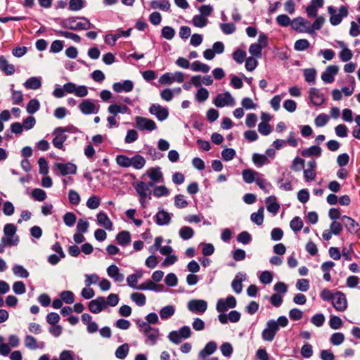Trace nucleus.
Returning <instances> with one entry per match:
<instances>
[{"label": "nucleus", "mask_w": 360, "mask_h": 360, "mask_svg": "<svg viewBox=\"0 0 360 360\" xmlns=\"http://www.w3.org/2000/svg\"><path fill=\"white\" fill-rule=\"evenodd\" d=\"M61 26L71 30H87L94 27L89 20L84 17L68 18L61 22Z\"/></svg>", "instance_id": "obj_1"}, {"label": "nucleus", "mask_w": 360, "mask_h": 360, "mask_svg": "<svg viewBox=\"0 0 360 360\" xmlns=\"http://www.w3.org/2000/svg\"><path fill=\"white\" fill-rule=\"evenodd\" d=\"M108 305L112 306V293H110L107 300L104 297H98L89 302L88 307L91 312L98 314L102 311Z\"/></svg>", "instance_id": "obj_2"}, {"label": "nucleus", "mask_w": 360, "mask_h": 360, "mask_svg": "<svg viewBox=\"0 0 360 360\" xmlns=\"http://www.w3.org/2000/svg\"><path fill=\"white\" fill-rule=\"evenodd\" d=\"M328 12L330 14V22L332 25L340 24L342 18L348 15V9L345 6H341L339 8V13H336V10L333 6L328 8Z\"/></svg>", "instance_id": "obj_3"}, {"label": "nucleus", "mask_w": 360, "mask_h": 360, "mask_svg": "<svg viewBox=\"0 0 360 360\" xmlns=\"http://www.w3.org/2000/svg\"><path fill=\"white\" fill-rule=\"evenodd\" d=\"M278 328L275 323V320L270 319L266 323V328L262 333V339L264 341L271 342L274 339L276 333L278 331Z\"/></svg>", "instance_id": "obj_4"}, {"label": "nucleus", "mask_w": 360, "mask_h": 360, "mask_svg": "<svg viewBox=\"0 0 360 360\" xmlns=\"http://www.w3.org/2000/svg\"><path fill=\"white\" fill-rule=\"evenodd\" d=\"M136 191L140 196V203L142 207H145V201L146 199H151V190H149L146 186V183L143 181H139L136 184H134Z\"/></svg>", "instance_id": "obj_5"}, {"label": "nucleus", "mask_w": 360, "mask_h": 360, "mask_svg": "<svg viewBox=\"0 0 360 360\" xmlns=\"http://www.w3.org/2000/svg\"><path fill=\"white\" fill-rule=\"evenodd\" d=\"M184 75L181 72H175L174 73L167 72L160 77L159 82L162 84L170 85L174 82L181 83L184 82Z\"/></svg>", "instance_id": "obj_6"}, {"label": "nucleus", "mask_w": 360, "mask_h": 360, "mask_svg": "<svg viewBox=\"0 0 360 360\" xmlns=\"http://www.w3.org/2000/svg\"><path fill=\"white\" fill-rule=\"evenodd\" d=\"M213 103L216 107L222 108L225 105L233 106L235 104V101L231 94L229 91H226L223 94H217Z\"/></svg>", "instance_id": "obj_7"}, {"label": "nucleus", "mask_w": 360, "mask_h": 360, "mask_svg": "<svg viewBox=\"0 0 360 360\" xmlns=\"http://www.w3.org/2000/svg\"><path fill=\"white\" fill-rule=\"evenodd\" d=\"M236 299L233 295H229L225 300L219 299L217 302L216 309L218 312H226L229 308L236 307Z\"/></svg>", "instance_id": "obj_8"}, {"label": "nucleus", "mask_w": 360, "mask_h": 360, "mask_svg": "<svg viewBox=\"0 0 360 360\" xmlns=\"http://www.w3.org/2000/svg\"><path fill=\"white\" fill-rule=\"evenodd\" d=\"M149 112L153 115L159 121L165 120L169 116V110L167 107H162L160 104L153 103L149 108Z\"/></svg>", "instance_id": "obj_9"}, {"label": "nucleus", "mask_w": 360, "mask_h": 360, "mask_svg": "<svg viewBox=\"0 0 360 360\" xmlns=\"http://www.w3.org/2000/svg\"><path fill=\"white\" fill-rule=\"evenodd\" d=\"M66 131V129L63 127H57L54 129L53 132L54 137L52 140V143L56 148H63V143L67 140V136L65 134Z\"/></svg>", "instance_id": "obj_10"}, {"label": "nucleus", "mask_w": 360, "mask_h": 360, "mask_svg": "<svg viewBox=\"0 0 360 360\" xmlns=\"http://www.w3.org/2000/svg\"><path fill=\"white\" fill-rule=\"evenodd\" d=\"M333 307L338 311H345L347 308V300L345 294L340 291L334 293L332 300Z\"/></svg>", "instance_id": "obj_11"}, {"label": "nucleus", "mask_w": 360, "mask_h": 360, "mask_svg": "<svg viewBox=\"0 0 360 360\" xmlns=\"http://www.w3.org/2000/svg\"><path fill=\"white\" fill-rule=\"evenodd\" d=\"M188 309L193 314H203L207 309V303L203 300H191L187 304Z\"/></svg>", "instance_id": "obj_12"}, {"label": "nucleus", "mask_w": 360, "mask_h": 360, "mask_svg": "<svg viewBox=\"0 0 360 360\" xmlns=\"http://www.w3.org/2000/svg\"><path fill=\"white\" fill-rule=\"evenodd\" d=\"M135 121L136 127L141 131L147 130L151 131L157 127L155 122L153 120L148 118L137 116L135 118Z\"/></svg>", "instance_id": "obj_13"}, {"label": "nucleus", "mask_w": 360, "mask_h": 360, "mask_svg": "<svg viewBox=\"0 0 360 360\" xmlns=\"http://www.w3.org/2000/svg\"><path fill=\"white\" fill-rule=\"evenodd\" d=\"M172 216V213H169L163 209H159L154 216V221L158 226H167L170 224Z\"/></svg>", "instance_id": "obj_14"}, {"label": "nucleus", "mask_w": 360, "mask_h": 360, "mask_svg": "<svg viewBox=\"0 0 360 360\" xmlns=\"http://www.w3.org/2000/svg\"><path fill=\"white\" fill-rule=\"evenodd\" d=\"M79 108L83 114H96L98 112L99 106H97L91 100L85 99L79 105Z\"/></svg>", "instance_id": "obj_15"}, {"label": "nucleus", "mask_w": 360, "mask_h": 360, "mask_svg": "<svg viewBox=\"0 0 360 360\" xmlns=\"http://www.w3.org/2000/svg\"><path fill=\"white\" fill-rule=\"evenodd\" d=\"M142 333L147 338L146 343L150 344V345H155L156 344L160 335L159 329L157 328L151 327L150 326L143 330Z\"/></svg>", "instance_id": "obj_16"}, {"label": "nucleus", "mask_w": 360, "mask_h": 360, "mask_svg": "<svg viewBox=\"0 0 360 360\" xmlns=\"http://www.w3.org/2000/svg\"><path fill=\"white\" fill-rule=\"evenodd\" d=\"M134 82L129 79L114 83V91L116 93H129L134 89Z\"/></svg>", "instance_id": "obj_17"}, {"label": "nucleus", "mask_w": 360, "mask_h": 360, "mask_svg": "<svg viewBox=\"0 0 360 360\" xmlns=\"http://www.w3.org/2000/svg\"><path fill=\"white\" fill-rule=\"evenodd\" d=\"M309 96L314 105L320 106L325 101L324 95L316 88H311L309 91Z\"/></svg>", "instance_id": "obj_18"}, {"label": "nucleus", "mask_w": 360, "mask_h": 360, "mask_svg": "<svg viewBox=\"0 0 360 360\" xmlns=\"http://www.w3.org/2000/svg\"><path fill=\"white\" fill-rule=\"evenodd\" d=\"M56 168L60 172V174L63 176L68 174H75L77 173V167L75 164L72 162L63 163H56Z\"/></svg>", "instance_id": "obj_19"}, {"label": "nucleus", "mask_w": 360, "mask_h": 360, "mask_svg": "<svg viewBox=\"0 0 360 360\" xmlns=\"http://www.w3.org/2000/svg\"><path fill=\"white\" fill-rule=\"evenodd\" d=\"M339 68L338 65H329L321 75V79L327 84L334 81V76L338 74Z\"/></svg>", "instance_id": "obj_20"}, {"label": "nucleus", "mask_w": 360, "mask_h": 360, "mask_svg": "<svg viewBox=\"0 0 360 360\" xmlns=\"http://www.w3.org/2000/svg\"><path fill=\"white\" fill-rule=\"evenodd\" d=\"M341 219L344 226L349 233H357L360 230L359 224L352 218L344 215L342 217Z\"/></svg>", "instance_id": "obj_21"}, {"label": "nucleus", "mask_w": 360, "mask_h": 360, "mask_svg": "<svg viewBox=\"0 0 360 360\" xmlns=\"http://www.w3.org/2000/svg\"><path fill=\"white\" fill-rule=\"evenodd\" d=\"M143 175H148L150 180L156 183L164 181L163 174L159 167H150Z\"/></svg>", "instance_id": "obj_22"}, {"label": "nucleus", "mask_w": 360, "mask_h": 360, "mask_svg": "<svg viewBox=\"0 0 360 360\" xmlns=\"http://www.w3.org/2000/svg\"><path fill=\"white\" fill-rule=\"evenodd\" d=\"M265 203L268 212L273 214L274 215H276L278 213L280 209V205L278 202H277V199L275 195H270L266 198Z\"/></svg>", "instance_id": "obj_23"}, {"label": "nucleus", "mask_w": 360, "mask_h": 360, "mask_svg": "<svg viewBox=\"0 0 360 360\" xmlns=\"http://www.w3.org/2000/svg\"><path fill=\"white\" fill-rule=\"evenodd\" d=\"M261 173L256 172L252 169H245L242 172V176L243 181L246 184H252L256 182L257 178L260 176Z\"/></svg>", "instance_id": "obj_24"}, {"label": "nucleus", "mask_w": 360, "mask_h": 360, "mask_svg": "<svg viewBox=\"0 0 360 360\" xmlns=\"http://www.w3.org/2000/svg\"><path fill=\"white\" fill-rule=\"evenodd\" d=\"M217 343L214 341H210L206 344L205 347L200 351L199 357L205 359L207 356L212 354L217 350Z\"/></svg>", "instance_id": "obj_25"}, {"label": "nucleus", "mask_w": 360, "mask_h": 360, "mask_svg": "<svg viewBox=\"0 0 360 360\" xmlns=\"http://www.w3.org/2000/svg\"><path fill=\"white\" fill-rule=\"evenodd\" d=\"M0 70L6 75H12L15 71V66L9 64L8 61L4 56H0Z\"/></svg>", "instance_id": "obj_26"}, {"label": "nucleus", "mask_w": 360, "mask_h": 360, "mask_svg": "<svg viewBox=\"0 0 360 360\" xmlns=\"http://www.w3.org/2000/svg\"><path fill=\"white\" fill-rule=\"evenodd\" d=\"M117 244L125 247L130 244L131 240V233L128 231H122L116 236Z\"/></svg>", "instance_id": "obj_27"}, {"label": "nucleus", "mask_w": 360, "mask_h": 360, "mask_svg": "<svg viewBox=\"0 0 360 360\" xmlns=\"http://www.w3.org/2000/svg\"><path fill=\"white\" fill-rule=\"evenodd\" d=\"M322 150L319 146H311L308 148L302 150L301 154L303 157H316L319 158L321 155Z\"/></svg>", "instance_id": "obj_28"}, {"label": "nucleus", "mask_w": 360, "mask_h": 360, "mask_svg": "<svg viewBox=\"0 0 360 360\" xmlns=\"http://www.w3.org/2000/svg\"><path fill=\"white\" fill-rule=\"evenodd\" d=\"M170 6L169 0H153L150 2V7L152 8L160 9L163 11H169Z\"/></svg>", "instance_id": "obj_29"}, {"label": "nucleus", "mask_w": 360, "mask_h": 360, "mask_svg": "<svg viewBox=\"0 0 360 360\" xmlns=\"http://www.w3.org/2000/svg\"><path fill=\"white\" fill-rule=\"evenodd\" d=\"M245 275H242L240 273H238L231 282L232 289L237 294H240L243 290L242 282L245 279Z\"/></svg>", "instance_id": "obj_30"}, {"label": "nucleus", "mask_w": 360, "mask_h": 360, "mask_svg": "<svg viewBox=\"0 0 360 360\" xmlns=\"http://www.w3.org/2000/svg\"><path fill=\"white\" fill-rule=\"evenodd\" d=\"M24 86L27 89H38L41 86V79L36 77H32L25 81Z\"/></svg>", "instance_id": "obj_31"}, {"label": "nucleus", "mask_w": 360, "mask_h": 360, "mask_svg": "<svg viewBox=\"0 0 360 360\" xmlns=\"http://www.w3.org/2000/svg\"><path fill=\"white\" fill-rule=\"evenodd\" d=\"M252 160L257 167H261L270 162L265 155L256 153L252 155Z\"/></svg>", "instance_id": "obj_32"}, {"label": "nucleus", "mask_w": 360, "mask_h": 360, "mask_svg": "<svg viewBox=\"0 0 360 360\" xmlns=\"http://www.w3.org/2000/svg\"><path fill=\"white\" fill-rule=\"evenodd\" d=\"M145 158L141 155H135L131 158L130 167H133L136 169H142L146 165Z\"/></svg>", "instance_id": "obj_33"}, {"label": "nucleus", "mask_w": 360, "mask_h": 360, "mask_svg": "<svg viewBox=\"0 0 360 360\" xmlns=\"http://www.w3.org/2000/svg\"><path fill=\"white\" fill-rule=\"evenodd\" d=\"M255 183L266 193H269L272 188L271 184L264 178V175L262 174H261L260 176L257 178Z\"/></svg>", "instance_id": "obj_34"}, {"label": "nucleus", "mask_w": 360, "mask_h": 360, "mask_svg": "<svg viewBox=\"0 0 360 360\" xmlns=\"http://www.w3.org/2000/svg\"><path fill=\"white\" fill-rule=\"evenodd\" d=\"M309 25L310 22L307 20H305L302 17L295 18L291 23L292 28L300 32H303V30L301 29V27H307V25Z\"/></svg>", "instance_id": "obj_35"}, {"label": "nucleus", "mask_w": 360, "mask_h": 360, "mask_svg": "<svg viewBox=\"0 0 360 360\" xmlns=\"http://www.w3.org/2000/svg\"><path fill=\"white\" fill-rule=\"evenodd\" d=\"M97 221L98 223L103 226L106 229H110L112 223L109 219V217L107 216V214L105 212H100L97 214Z\"/></svg>", "instance_id": "obj_36"}, {"label": "nucleus", "mask_w": 360, "mask_h": 360, "mask_svg": "<svg viewBox=\"0 0 360 360\" xmlns=\"http://www.w3.org/2000/svg\"><path fill=\"white\" fill-rule=\"evenodd\" d=\"M250 219L255 224L260 226L264 221V207H260L257 212L252 213Z\"/></svg>", "instance_id": "obj_37"}, {"label": "nucleus", "mask_w": 360, "mask_h": 360, "mask_svg": "<svg viewBox=\"0 0 360 360\" xmlns=\"http://www.w3.org/2000/svg\"><path fill=\"white\" fill-rule=\"evenodd\" d=\"M19 242L18 236H16L15 238H9L6 237H2L1 241L0 243V253L4 252V248L6 245L13 246L17 245Z\"/></svg>", "instance_id": "obj_38"}, {"label": "nucleus", "mask_w": 360, "mask_h": 360, "mask_svg": "<svg viewBox=\"0 0 360 360\" xmlns=\"http://www.w3.org/2000/svg\"><path fill=\"white\" fill-rule=\"evenodd\" d=\"M179 236L181 239L186 240L192 238L194 236L193 229L188 226H184L179 229Z\"/></svg>", "instance_id": "obj_39"}, {"label": "nucleus", "mask_w": 360, "mask_h": 360, "mask_svg": "<svg viewBox=\"0 0 360 360\" xmlns=\"http://www.w3.org/2000/svg\"><path fill=\"white\" fill-rule=\"evenodd\" d=\"M324 22L325 18L323 16H318L314 21L311 27H310V25H307L306 32L308 33H312L314 30H320L322 27Z\"/></svg>", "instance_id": "obj_40"}, {"label": "nucleus", "mask_w": 360, "mask_h": 360, "mask_svg": "<svg viewBox=\"0 0 360 360\" xmlns=\"http://www.w3.org/2000/svg\"><path fill=\"white\" fill-rule=\"evenodd\" d=\"M175 313V308L173 305H167L160 311V316L162 319H168Z\"/></svg>", "instance_id": "obj_41"}, {"label": "nucleus", "mask_w": 360, "mask_h": 360, "mask_svg": "<svg viewBox=\"0 0 360 360\" xmlns=\"http://www.w3.org/2000/svg\"><path fill=\"white\" fill-rule=\"evenodd\" d=\"M191 69L193 72H202L203 73H207L210 71V68L208 65L196 60L191 64Z\"/></svg>", "instance_id": "obj_42"}, {"label": "nucleus", "mask_w": 360, "mask_h": 360, "mask_svg": "<svg viewBox=\"0 0 360 360\" xmlns=\"http://www.w3.org/2000/svg\"><path fill=\"white\" fill-rule=\"evenodd\" d=\"M129 347L127 343H124L117 347L116 349L115 354L117 358L120 359H124L126 358L127 354H129Z\"/></svg>", "instance_id": "obj_43"}, {"label": "nucleus", "mask_w": 360, "mask_h": 360, "mask_svg": "<svg viewBox=\"0 0 360 360\" xmlns=\"http://www.w3.org/2000/svg\"><path fill=\"white\" fill-rule=\"evenodd\" d=\"M17 231L16 226L13 224H6L4 228V236L9 238H15Z\"/></svg>", "instance_id": "obj_44"}, {"label": "nucleus", "mask_w": 360, "mask_h": 360, "mask_svg": "<svg viewBox=\"0 0 360 360\" xmlns=\"http://www.w3.org/2000/svg\"><path fill=\"white\" fill-rule=\"evenodd\" d=\"M130 297L139 307H143L146 304V297L143 293L133 292L131 294Z\"/></svg>", "instance_id": "obj_45"}, {"label": "nucleus", "mask_w": 360, "mask_h": 360, "mask_svg": "<svg viewBox=\"0 0 360 360\" xmlns=\"http://www.w3.org/2000/svg\"><path fill=\"white\" fill-rule=\"evenodd\" d=\"M39 107L40 104L39 101L36 98H33L28 102L26 110L29 114L32 115L39 109Z\"/></svg>", "instance_id": "obj_46"}, {"label": "nucleus", "mask_w": 360, "mask_h": 360, "mask_svg": "<svg viewBox=\"0 0 360 360\" xmlns=\"http://www.w3.org/2000/svg\"><path fill=\"white\" fill-rule=\"evenodd\" d=\"M290 226L294 232H298L303 228V221L300 217H295L290 221Z\"/></svg>", "instance_id": "obj_47"}, {"label": "nucleus", "mask_w": 360, "mask_h": 360, "mask_svg": "<svg viewBox=\"0 0 360 360\" xmlns=\"http://www.w3.org/2000/svg\"><path fill=\"white\" fill-rule=\"evenodd\" d=\"M304 77L307 82L313 84L315 83L316 72L313 68L306 69L304 72Z\"/></svg>", "instance_id": "obj_48"}, {"label": "nucleus", "mask_w": 360, "mask_h": 360, "mask_svg": "<svg viewBox=\"0 0 360 360\" xmlns=\"http://www.w3.org/2000/svg\"><path fill=\"white\" fill-rule=\"evenodd\" d=\"M13 274L19 277L26 278L29 276V272L22 265H15L13 268Z\"/></svg>", "instance_id": "obj_49"}, {"label": "nucleus", "mask_w": 360, "mask_h": 360, "mask_svg": "<svg viewBox=\"0 0 360 360\" xmlns=\"http://www.w3.org/2000/svg\"><path fill=\"white\" fill-rule=\"evenodd\" d=\"M264 48V47H263L260 44H252L250 46L249 52L252 56L257 58H260L262 56V51Z\"/></svg>", "instance_id": "obj_50"}, {"label": "nucleus", "mask_w": 360, "mask_h": 360, "mask_svg": "<svg viewBox=\"0 0 360 360\" xmlns=\"http://www.w3.org/2000/svg\"><path fill=\"white\" fill-rule=\"evenodd\" d=\"M161 35L165 39L171 40L175 35V30L170 26H165L162 29Z\"/></svg>", "instance_id": "obj_51"}, {"label": "nucleus", "mask_w": 360, "mask_h": 360, "mask_svg": "<svg viewBox=\"0 0 360 360\" xmlns=\"http://www.w3.org/2000/svg\"><path fill=\"white\" fill-rule=\"evenodd\" d=\"M309 42L305 39H298L295 42L294 49L297 51H303L309 47Z\"/></svg>", "instance_id": "obj_52"}, {"label": "nucleus", "mask_w": 360, "mask_h": 360, "mask_svg": "<svg viewBox=\"0 0 360 360\" xmlns=\"http://www.w3.org/2000/svg\"><path fill=\"white\" fill-rule=\"evenodd\" d=\"M345 340V335L342 333H335L332 334L330 338L331 344L338 346L341 345Z\"/></svg>", "instance_id": "obj_53"}, {"label": "nucleus", "mask_w": 360, "mask_h": 360, "mask_svg": "<svg viewBox=\"0 0 360 360\" xmlns=\"http://www.w3.org/2000/svg\"><path fill=\"white\" fill-rule=\"evenodd\" d=\"M208 96L209 92L207 89L203 87H200L195 94V98L199 103L205 101L208 98Z\"/></svg>", "instance_id": "obj_54"}, {"label": "nucleus", "mask_w": 360, "mask_h": 360, "mask_svg": "<svg viewBox=\"0 0 360 360\" xmlns=\"http://www.w3.org/2000/svg\"><path fill=\"white\" fill-rule=\"evenodd\" d=\"M233 59L239 64H242L246 58V52L241 49H237L233 53Z\"/></svg>", "instance_id": "obj_55"}, {"label": "nucleus", "mask_w": 360, "mask_h": 360, "mask_svg": "<svg viewBox=\"0 0 360 360\" xmlns=\"http://www.w3.org/2000/svg\"><path fill=\"white\" fill-rule=\"evenodd\" d=\"M207 19L200 15H195L193 18V24L197 27H203L207 24Z\"/></svg>", "instance_id": "obj_56"}, {"label": "nucleus", "mask_w": 360, "mask_h": 360, "mask_svg": "<svg viewBox=\"0 0 360 360\" xmlns=\"http://www.w3.org/2000/svg\"><path fill=\"white\" fill-rule=\"evenodd\" d=\"M84 0H70L69 9L72 11H79L84 7Z\"/></svg>", "instance_id": "obj_57"}, {"label": "nucleus", "mask_w": 360, "mask_h": 360, "mask_svg": "<svg viewBox=\"0 0 360 360\" xmlns=\"http://www.w3.org/2000/svg\"><path fill=\"white\" fill-rule=\"evenodd\" d=\"M25 345L26 347L32 350L38 347L36 338L30 335H26L25 338Z\"/></svg>", "instance_id": "obj_58"}, {"label": "nucleus", "mask_w": 360, "mask_h": 360, "mask_svg": "<svg viewBox=\"0 0 360 360\" xmlns=\"http://www.w3.org/2000/svg\"><path fill=\"white\" fill-rule=\"evenodd\" d=\"M60 297L63 302L66 304H72L74 302V294L72 291L65 290L60 292Z\"/></svg>", "instance_id": "obj_59"}, {"label": "nucleus", "mask_w": 360, "mask_h": 360, "mask_svg": "<svg viewBox=\"0 0 360 360\" xmlns=\"http://www.w3.org/2000/svg\"><path fill=\"white\" fill-rule=\"evenodd\" d=\"M32 196L35 200L44 201L46 198V193L41 188H34L32 191Z\"/></svg>", "instance_id": "obj_60"}, {"label": "nucleus", "mask_w": 360, "mask_h": 360, "mask_svg": "<svg viewBox=\"0 0 360 360\" xmlns=\"http://www.w3.org/2000/svg\"><path fill=\"white\" fill-rule=\"evenodd\" d=\"M342 321L339 316L335 315L330 316L329 320V326L332 329H339L342 326Z\"/></svg>", "instance_id": "obj_61"}, {"label": "nucleus", "mask_w": 360, "mask_h": 360, "mask_svg": "<svg viewBox=\"0 0 360 360\" xmlns=\"http://www.w3.org/2000/svg\"><path fill=\"white\" fill-rule=\"evenodd\" d=\"M329 120V117L324 113L319 114L314 120V123L316 127H322L325 126Z\"/></svg>", "instance_id": "obj_62"}, {"label": "nucleus", "mask_w": 360, "mask_h": 360, "mask_svg": "<svg viewBox=\"0 0 360 360\" xmlns=\"http://www.w3.org/2000/svg\"><path fill=\"white\" fill-rule=\"evenodd\" d=\"M188 203L187 200L184 198V195L181 194H178L174 198V205L177 208H185L188 206Z\"/></svg>", "instance_id": "obj_63"}, {"label": "nucleus", "mask_w": 360, "mask_h": 360, "mask_svg": "<svg viewBox=\"0 0 360 360\" xmlns=\"http://www.w3.org/2000/svg\"><path fill=\"white\" fill-rule=\"evenodd\" d=\"M76 215L72 212H67L63 216V221L68 226H72L76 222Z\"/></svg>", "instance_id": "obj_64"}]
</instances>
